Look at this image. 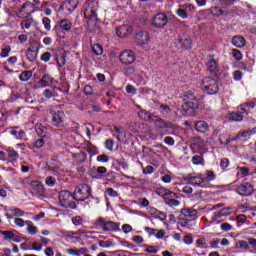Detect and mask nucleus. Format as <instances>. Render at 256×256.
I'll return each mask as SVG.
<instances>
[{
    "label": "nucleus",
    "mask_w": 256,
    "mask_h": 256,
    "mask_svg": "<svg viewBox=\"0 0 256 256\" xmlns=\"http://www.w3.org/2000/svg\"><path fill=\"white\" fill-rule=\"evenodd\" d=\"M10 53H11V46H4V48H2L1 50L0 57L2 58L8 57Z\"/></svg>",
    "instance_id": "obj_51"
},
{
    "label": "nucleus",
    "mask_w": 256,
    "mask_h": 256,
    "mask_svg": "<svg viewBox=\"0 0 256 256\" xmlns=\"http://www.w3.org/2000/svg\"><path fill=\"white\" fill-rule=\"evenodd\" d=\"M30 187L33 189V191H35V193H43V191H45L43 184L37 180L32 181L30 183Z\"/></svg>",
    "instance_id": "obj_29"
},
{
    "label": "nucleus",
    "mask_w": 256,
    "mask_h": 256,
    "mask_svg": "<svg viewBox=\"0 0 256 256\" xmlns=\"http://www.w3.org/2000/svg\"><path fill=\"white\" fill-rule=\"evenodd\" d=\"M98 245H99V247H102L103 249H109V247H113V241H111V240H107V241L98 240Z\"/></svg>",
    "instance_id": "obj_45"
},
{
    "label": "nucleus",
    "mask_w": 256,
    "mask_h": 256,
    "mask_svg": "<svg viewBox=\"0 0 256 256\" xmlns=\"http://www.w3.org/2000/svg\"><path fill=\"white\" fill-rule=\"evenodd\" d=\"M220 229H221V231L227 232V231H231V229H233V226L231 224L225 222L220 225Z\"/></svg>",
    "instance_id": "obj_62"
},
{
    "label": "nucleus",
    "mask_w": 256,
    "mask_h": 256,
    "mask_svg": "<svg viewBox=\"0 0 256 256\" xmlns=\"http://www.w3.org/2000/svg\"><path fill=\"white\" fill-rule=\"evenodd\" d=\"M105 193L108 197H119V192L115 191L113 188H107Z\"/></svg>",
    "instance_id": "obj_55"
},
{
    "label": "nucleus",
    "mask_w": 256,
    "mask_h": 256,
    "mask_svg": "<svg viewBox=\"0 0 256 256\" xmlns=\"http://www.w3.org/2000/svg\"><path fill=\"white\" fill-rule=\"evenodd\" d=\"M233 78H234L235 81H241V79H243V72H241L239 70H236L233 73Z\"/></svg>",
    "instance_id": "obj_63"
},
{
    "label": "nucleus",
    "mask_w": 256,
    "mask_h": 256,
    "mask_svg": "<svg viewBox=\"0 0 256 256\" xmlns=\"http://www.w3.org/2000/svg\"><path fill=\"white\" fill-rule=\"evenodd\" d=\"M105 147L108 149V151H113V147H115V141H113V139L106 140Z\"/></svg>",
    "instance_id": "obj_56"
},
{
    "label": "nucleus",
    "mask_w": 256,
    "mask_h": 256,
    "mask_svg": "<svg viewBox=\"0 0 256 256\" xmlns=\"http://www.w3.org/2000/svg\"><path fill=\"white\" fill-rule=\"evenodd\" d=\"M184 181H188L190 185H196V187H205V178L201 174L199 176L187 175L184 177Z\"/></svg>",
    "instance_id": "obj_12"
},
{
    "label": "nucleus",
    "mask_w": 256,
    "mask_h": 256,
    "mask_svg": "<svg viewBox=\"0 0 256 256\" xmlns=\"http://www.w3.org/2000/svg\"><path fill=\"white\" fill-rule=\"evenodd\" d=\"M44 254L46 256H55V251H53V248L47 247L46 249H44Z\"/></svg>",
    "instance_id": "obj_64"
},
{
    "label": "nucleus",
    "mask_w": 256,
    "mask_h": 256,
    "mask_svg": "<svg viewBox=\"0 0 256 256\" xmlns=\"http://www.w3.org/2000/svg\"><path fill=\"white\" fill-rule=\"evenodd\" d=\"M65 119V113L63 111H54L52 112V123L54 127H62L63 120Z\"/></svg>",
    "instance_id": "obj_13"
},
{
    "label": "nucleus",
    "mask_w": 256,
    "mask_h": 256,
    "mask_svg": "<svg viewBox=\"0 0 256 256\" xmlns=\"http://www.w3.org/2000/svg\"><path fill=\"white\" fill-rule=\"evenodd\" d=\"M10 213L14 215V217H24L25 211L21 210L20 208H11Z\"/></svg>",
    "instance_id": "obj_44"
},
{
    "label": "nucleus",
    "mask_w": 256,
    "mask_h": 256,
    "mask_svg": "<svg viewBox=\"0 0 256 256\" xmlns=\"http://www.w3.org/2000/svg\"><path fill=\"white\" fill-rule=\"evenodd\" d=\"M232 56L236 61H241L243 59V54L238 49H232Z\"/></svg>",
    "instance_id": "obj_53"
},
{
    "label": "nucleus",
    "mask_w": 256,
    "mask_h": 256,
    "mask_svg": "<svg viewBox=\"0 0 256 256\" xmlns=\"http://www.w3.org/2000/svg\"><path fill=\"white\" fill-rule=\"evenodd\" d=\"M59 25L60 29H62L63 31H71V27H73V23H71V21L68 19L61 20Z\"/></svg>",
    "instance_id": "obj_35"
},
{
    "label": "nucleus",
    "mask_w": 256,
    "mask_h": 256,
    "mask_svg": "<svg viewBox=\"0 0 256 256\" xmlns=\"http://www.w3.org/2000/svg\"><path fill=\"white\" fill-rule=\"evenodd\" d=\"M7 153L9 159H11L12 162L17 161V159H19V153H17V151H15V148L13 147H8Z\"/></svg>",
    "instance_id": "obj_37"
},
{
    "label": "nucleus",
    "mask_w": 256,
    "mask_h": 256,
    "mask_svg": "<svg viewBox=\"0 0 256 256\" xmlns=\"http://www.w3.org/2000/svg\"><path fill=\"white\" fill-rule=\"evenodd\" d=\"M231 215V207L222 208L220 211L214 213L216 219H221V217H227Z\"/></svg>",
    "instance_id": "obj_30"
},
{
    "label": "nucleus",
    "mask_w": 256,
    "mask_h": 256,
    "mask_svg": "<svg viewBox=\"0 0 256 256\" xmlns=\"http://www.w3.org/2000/svg\"><path fill=\"white\" fill-rule=\"evenodd\" d=\"M178 41L182 49H191V36L189 34H181Z\"/></svg>",
    "instance_id": "obj_18"
},
{
    "label": "nucleus",
    "mask_w": 256,
    "mask_h": 256,
    "mask_svg": "<svg viewBox=\"0 0 256 256\" xmlns=\"http://www.w3.org/2000/svg\"><path fill=\"white\" fill-rule=\"evenodd\" d=\"M131 33H133V28L129 25H122L116 30V34L120 39H125V37H129Z\"/></svg>",
    "instance_id": "obj_16"
},
{
    "label": "nucleus",
    "mask_w": 256,
    "mask_h": 256,
    "mask_svg": "<svg viewBox=\"0 0 256 256\" xmlns=\"http://www.w3.org/2000/svg\"><path fill=\"white\" fill-rule=\"evenodd\" d=\"M202 89L208 95H216L219 92V83L211 77H206L202 80Z\"/></svg>",
    "instance_id": "obj_4"
},
{
    "label": "nucleus",
    "mask_w": 256,
    "mask_h": 256,
    "mask_svg": "<svg viewBox=\"0 0 256 256\" xmlns=\"http://www.w3.org/2000/svg\"><path fill=\"white\" fill-rule=\"evenodd\" d=\"M66 253L70 256H81L87 253V248H68Z\"/></svg>",
    "instance_id": "obj_22"
},
{
    "label": "nucleus",
    "mask_w": 256,
    "mask_h": 256,
    "mask_svg": "<svg viewBox=\"0 0 256 256\" xmlns=\"http://www.w3.org/2000/svg\"><path fill=\"white\" fill-rule=\"evenodd\" d=\"M53 84V78L48 74H45L41 80L38 82L39 87H49Z\"/></svg>",
    "instance_id": "obj_28"
},
{
    "label": "nucleus",
    "mask_w": 256,
    "mask_h": 256,
    "mask_svg": "<svg viewBox=\"0 0 256 256\" xmlns=\"http://www.w3.org/2000/svg\"><path fill=\"white\" fill-rule=\"evenodd\" d=\"M73 194L71 192L64 190L59 193V201L62 207H70L75 209V202H73Z\"/></svg>",
    "instance_id": "obj_5"
},
{
    "label": "nucleus",
    "mask_w": 256,
    "mask_h": 256,
    "mask_svg": "<svg viewBox=\"0 0 256 256\" xmlns=\"http://www.w3.org/2000/svg\"><path fill=\"white\" fill-rule=\"evenodd\" d=\"M246 43L247 42L245 41V38H243V36H234L232 39V44L234 45V47H238L239 49H243Z\"/></svg>",
    "instance_id": "obj_26"
},
{
    "label": "nucleus",
    "mask_w": 256,
    "mask_h": 256,
    "mask_svg": "<svg viewBox=\"0 0 256 256\" xmlns=\"http://www.w3.org/2000/svg\"><path fill=\"white\" fill-rule=\"evenodd\" d=\"M92 51L95 55H103V46L100 44H94L92 46Z\"/></svg>",
    "instance_id": "obj_47"
},
{
    "label": "nucleus",
    "mask_w": 256,
    "mask_h": 256,
    "mask_svg": "<svg viewBox=\"0 0 256 256\" xmlns=\"http://www.w3.org/2000/svg\"><path fill=\"white\" fill-rule=\"evenodd\" d=\"M151 41V36L147 31H140L136 34L137 45H147Z\"/></svg>",
    "instance_id": "obj_15"
},
{
    "label": "nucleus",
    "mask_w": 256,
    "mask_h": 256,
    "mask_svg": "<svg viewBox=\"0 0 256 256\" xmlns=\"http://www.w3.org/2000/svg\"><path fill=\"white\" fill-rule=\"evenodd\" d=\"M210 13L214 17H221V15H227V8H219L217 6L210 8Z\"/></svg>",
    "instance_id": "obj_27"
},
{
    "label": "nucleus",
    "mask_w": 256,
    "mask_h": 256,
    "mask_svg": "<svg viewBox=\"0 0 256 256\" xmlns=\"http://www.w3.org/2000/svg\"><path fill=\"white\" fill-rule=\"evenodd\" d=\"M150 211L152 213H154V215H156L157 217H159V219H161V221H163L167 216H165V214L155 208H150Z\"/></svg>",
    "instance_id": "obj_52"
},
{
    "label": "nucleus",
    "mask_w": 256,
    "mask_h": 256,
    "mask_svg": "<svg viewBox=\"0 0 256 256\" xmlns=\"http://www.w3.org/2000/svg\"><path fill=\"white\" fill-rule=\"evenodd\" d=\"M173 127V124L171 122H166L163 119H158L156 121V128L161 130V129H171Z\"/></svg>",
    "instance_id": "obj_31"
},
{
    "label": "nucleus",
    "mask_w": 256,
    "mask_h": 256,
    "mask_svg": "<svg viewBox=\"0 0 256 256\" xmlns=\"http://www.w3.org/2000/svg\"><path fill=\"white\" fill-rule=\"evenodd\" d=\"M236 249H244L245 251H247V249H249V242L245 241V240H239L236 242Z\"/></svg>",
    "instance_id": "obj_42"
},
{
    "label": "nucleus",
    "mask_w": 256,
    "mask_h": 256,
    "mask_svg": "<svg viewBox=\"0 0 256 256\" xmlns=\"http://www.w3.org/2000/svg\"><path fill=\"white\" fill-rule=\"evenodd\" d=\"M206 66L210 73H219V66L217 65V61H215V59L210 58Z\"/></svg>",
    "instance_id": "obj_24"
},
{
    "label": "nucleus",
    "mask_w": 256,
    "mask_h": 256,
    "mask_svg": "<svg viewBox=\"0 0 256 256\" xmlns=\"http://www.w3.org/2000/svg\"><path fill=\"white\" fill-rule=\"evenodd\" d=\"M26 225H27L26 231L27 233H29V235H37L38 229L31 220H27Z\"/></svg>",
    "instance_id": "obj_32"
},
{
    "label": "nucleus",
    "mask_w": 256,
    "mask_h": 256,
    "mask_svg": "<svg viewBox=\"0 0 256 256\" xmlns=\"http://www.w3.org/2000/svg\"><path fill=\"white\" fill-rule=\"evenodd\" d=\"M160 111H161V113H163L164 115H169V113H171V108H170L168 105L161 104V105H160Z\"/></svg>",
    "instance_id": "obj_57"
},
{
    "label": "nucleus",
    "mask_w": 256,
    "mask_h": 256,
    "mask_svg": "<svg viewBox=\"0 0 256 256\" xmlns=\"http://www.w3.org/2000/svg\"><path fill=\"white\" fill-rule=\"evenodd\" d=\"M14 223L17 227H25V225H27V221L23 220L22 218H16Z\"/></svg>",
    "instance_id": "obj_61"
},
{
    "label": "nucleus",
    "mask_w": 256,
    "mask_h": 256,
    "mask_svg": "<svg viewBox=\"0 0 256 256\" xmlns=\"http://www.w3.org/2000/svg\"><path fill=\"white\" fill-rule=\"evenodd\" d=\"M195 129L198 133H207L209 131V124L205 121H198L195 124Z\"/></svg>",
    "instance_id": "obj_23"
},
{
    "label": "nucleus",
    "mask_w": 256,
    "mask_h": 256,
    "mask_svg": "<svg viewBox=\"0 0 256 256\" xmlns=\"http://www.w3.org/2000/svg\"><path fill=\"white\" fill-rule=\"evenodd\" d=\"M32 249L34 251H42L43 250V244H41V242L35 241V242L32 243Z\"/></svg>",
    "instance_id": "obj_60"
},
{
    "label": "nucleus",
    "mask_w": 256,
    "mask_h": 256,
    "mask_svg": "<svg viewBox=\"0 0 256 256\" xmlns=\"http://www.w3.org/2000/svg\"><path fill=\"white\" fill-rule=\"evenodd\" d=\"M46 169L47 171H51L54 175H57L61 173V163L55 161L48 162L46 164Z\"/></svg>",
    "instance_id": "obj_19"
},
{
    "label": "nucleus",
    "mask_w": 256,
    "mask_h": 256,
    "mask_svg": "<svg viewBox=\"0 0 256 256\" xmlns=\"http://www.w3.org/2000/svg\"><path fill=\"white\" fill-rule=\"evenodd\" d=\"M91 196V187L87 184L78 185L73 194V199L75 201H85V199H89Z\"/></svg>",
    "instance_id": "obj_3"
},
{
    "label": "nucleus",
    "mask_w": 256,
    "mask_h": 256,
    "mask_svg": "<svg viewBox=\"0 0 256 256\" xmlns=\"http://www.w3.org/2000/svg\"><path fill=\"white\" fill-rule=\"evenodd\" d=\"M120 61L123 65H131L132 63H135V52L124 50L120 53Z\"/></svg>",
    "instance_id": "obj_8"
},
{
    "label": "nucleus",
    "mask_w": 256,
    "mask_h": 256,
    "mask_svg": "<svg viewBox=\"0 0 256 256\" xmlns=\"http://www.w3.org/2000/svg\"><path fill=\"white\" fill-rule=\"evenodd\" d=\"M165 204L169 207H179L181 202L177 200V197L168 196L167 200H165Z\"/></svg>",
    "instance_id": "obj_34"
},
{
    "label": "nucleus",
    "mask_w": 256,
    "mask_h": 256,
    "mask_svg": "<svg viewBox=\"0 0 256 256\" xmlns=\"http://www.w3.org/2000/svg\"><path fill=\"white\" fill-rule=\"evenodd\" d=\"M196 247L199 249H209V246H207V239L200 238L196 240Z\"/></svg>",
    "instance_id": "obj_39"
},
{
    "label": "nucleus",
    "mask_w": 256,
    "mask_h": 256,
    "mask_svg": "<svg viewBox=\"0 0 256 256\" xmlns=\"http://www.w3.org/2000/svg\"><path fill=\"white\" fill-rule=\"evenodd\" d=\"M84 17L89 29H95L97 27L99 19L97 18V11L92 8L91 3H88V6L84 10Z\"/></svg>",
    "instance_id": "obj_2"
},
{
    "label": "nucleus",
    "mask_w": 256,
    "mask_h": 256,
    "mask_svg": "<svg viewBox=\"0 0 256 256\" xmlns=\"http://www.w3.org/2000/svg\"><path fill=\"white\" fill-rule=\"evenodd\" d=\"M45 183L46 185H48V187H55V183H57V179H55V177L53 176H47L45 179Z\"/></svg>",
    "instance_id": "obj_50"
},
{
    "label": "nucleus",
    "mask_w": 256,
    "mask_h": 256,
    "mask_svg": "<svg viewBox=\"0 0 256 256\" xmlns=\"http://www.w3.org/2000/svg\"><path fill=\"white\" fill-rule=\"evenodd\" d=\"M157 195H159V197H162L165 201L169 198V197H179L177 195V193L171 191V190H167L165 188H159L156 191Z\"/></svg>",
    "instance_id": "obj_20"
},
{
    "label": "nucleus",
    "mask_w": 256,
    "mask_h": 256,
    "mask_svg": "<svg viewBox=\"0 0 256 256\" xmlns=\"http://www.w3.org/2000/svg\"><path fill=\"white\" fill-rule=\"evenodd\" d=\"M236 193L242 197H249V195L253 194V185L249 183L241 184L236 188Z\"/></svg>",
    "instance_id": "obj_11"
},
{
    "label": "nucleus",
    "mask_w": 256,
    "mask_h": 256,
    "mask_svg": "<svg viewBox=\"0 0 256 256\" xmlns=\"http://www.w3.org/2000/svg\"><path fill=\"white\" fill-rule=\"evenodd\" d=\"M31 77H33V72H31V71H23L19 75L20 81H29V79H31Z\"/></svg>",
    "instance_id": "obj_40"
},
{
    "label": "nucleus",
    "mask_w": 256,
    "mask_h": 256,
    "mask_svg": "<svg viewBox=\"0 0 256 256\" xmlns=\"http://www.w3.org/2000/svg\"><path fill=\"white\" fill-rule=\"evenodd\" d=\"M72 223L75 227H79L80 225H83V218L81 216H75L72 218Z\"/></svg>",
    "instance_id": "obj_54"
},
{
    "label": "nucleus",
    "mask_w": 256,
    "mask_h": 256,
    "mask_svg": "<svg viewBox=\"0 0 256 256\" xmlns=\"http://www.w3.org/2000/svg\"><path fill=\"white\" fill-rule=\"evenodd\" d=\"M43 145H45V139L43 138H39L34 142V147L36 149H41V147H43Z\"/></svg>",
    "instance_id": "obj_58"
},
{
    "label": "nucleus",
    "mask_w": 256,
    "mask_h": 256,
    "mask_svg": "<svg viewBox=\"0 0 256 256\" xmlns=\"http://www.w3.org/2000/svg\"><path fill=\"white\" fill-rule=\"evenodd\" d=\"M228 119L230 121H243V115H241L237 112H232L228 115Z\"/></svg>",
    "instance_id": "obj_41"
},
{
    "label": "nucleus",
    "mask_w": 256,
    "mask_h": 256,
    "mask_svg": "<svg viewBox=\"0 0 256 256\" xmlns=\"http://www.w3.org/2000/svg\"><path fill=\"white\" fill-rule=\"evenodd\" d=\"M84 149L91 155H97V147L89 141L85 142Z\"/></svg>",
    "instance_id": "obj_36"
},
{
    "label": "nucleus",
    "mask_w": 256,
    "mask_h": 256,
    "mask_svg": "<svg viewBox=\"0 0 256 256\" xmlns=\"http://www.w3.org/2000/svg\"><path fill=\"white\" fill-rule=\"evenodd\" d=\"M0 235H3L5 241H14L15 243L21 242V238L16 236L15 231L0 230Z\"/></svg>",
    "instance_id": "obj_17"
},
{
    "label": "nucleus",
    "mask_w": 256,
    "mask_h": 256,
    "mask_svg": "<svg viewBox=\"0 0 256 256\" xmlns=\"http://www.w3.org/2000/svg\"><path fill=\"white\" fill-rule=\"evenodd\" d=\"M41 61H44V63H49L51 61V53L45 52L40 57Z\"/></svg>",
    "instance_id": "obj_59"
},
{
    "label": "nucleus",
    "mask_w": 256,
    "mask_h": 256,
    "mask_svg": "<svg viewBox=\"0 0 256 256\" xmlns=\"http://www.w3.org/2000/svg\"><path fill=\"white\" fill-rule=\"evenodd\" d=\"M73 159H75L78 163H83L87 160V154L84 152H79L76 154H72Z\"/></svg>",
    "instance_id": "obj_38"
},
{
    "label": "nucleus",
    "mask_w": 256,
    "mask_h": 256,
    "mask_svg": "<svg viewBox=\"0 0 256 256\" xmlns=\"http://www.w3.org/2000/svg\"><path fill=\"white\" fill-rule=\"evenodd\" d=\"M8 133L15 137L18 141H26L27 135L25 134V131L19 130V127H12L8 129Z\"/></svg>",
    "instance_id": "obj_14"
},
{
    "label": "nucleus",
    "mask_w": 256,
    "mask_h": 256,
    "mask_svg": "<svg viewBox=\"0 0 256 256\" xmlns=\"http://www.w3.org/2000/svg\"><path fill=\"white\" fill-rule=\"evenodd\" d=\"M97 225L102 228V231H111L116 232L119 231L120 224L113 222V221H107L105 218L100 217L97 219Z\"/></svg>",
    "instance_id": "obj_6"
},
{
    "label": "nucleus",
    "mask_w": 256,
    "mask_h": 256,
    "mask_svg": "<svg viewBox=\"0 0 256 256\" xmlns=\"http://www.w3.org/2000/svg\"><path fill=\"white\" fill-rule=\"evenodd\" d=\"M79 0H65L62 4V10L66 15H71L77 9Z\"/></svg>",
    "instance_id": "obj_9"
},
{
    "label": "nucleus",
    "mask_w": 256,
    "mask_h": 256,
    "mask_svg": "<svg viewBox=\"0 0 256 256\" xmlns=\"http://www.w3.org/2000/svg\"><path fill=\"white\" fill-rule=\"evenodd\" d=\"M32 13H35L33 4L31 2H26L21 6L18 15L22 17V19H27V17H29Z\"/></svg>",
    "instance_id": "obj_10"
},
{
    "label": "nucleus",
    "mask_w": 256,
    "mask_h": 256,
    "mask_svg": "<svg viewBox=\"0 0 256 256\" xmlns=\"http://www.w3.org/2000/svg\"><path fill=\"white\" fill-rule=\"evenodd\" d=\"M182 214L185 217H190V219H197L199 217V212L193 208H185L182 210Z\"/></svg>",
    "instance_id": "obj_25"
},
{
    "label": "nucleus",
    "mask_w": 256,
    "mask_h": 256,
    "mask_svg": "<svg viewBox=\"0 0 256 256\" xmlns=\"http://www.w3.org/2000/svg\"><path fill=\"white\" fill-rule=\"evenodd\" d=\"M33 23V19L27 18L20 23L21 29H30Z\"/></svg>",
    "instance_id": "obj_46"
},
{
    "label": "nucleus",
    "mask_w": 256,
    "mask_h": 256,
    "mask_svg": "<svg viewBox=\"0 0 256 256\" xmlns=\"http://www.w3.org/2000/svg\"><path fill=\"white\" fill-rule=\"evenodd\" d=\"M37 53H39V49H32L29 48L26 53V57L28 61L33 62L35 59H37Z\"/></svg>",
    "instance_id": "obj_33"
},
{
    "label": "nucleus",
    "mask_w": 256,
    "mask_h": 256,
    "mask_svg": "<svg viewBox=\"0 0 256 256\" xmlns=\"http://www.w3.org/2000/svg\"><path fill=\"white\" fill-rule=\"evenodd\" d=\"M184 101V105H182V115L184 116L191 115V111L199 107V100L191 91L186 92Z\"/></svg>",
    "instance_id": "obj_1"
},
{
    "label": "nucleus",
    "mask_w": 256,
    "mask_h": 256,
    "mask_svg": "<svg viewBox=\"0 0 256 256\" xmlns=\"http://www.w3.org/2000/svg\"><path fill=\"white\" fill-rule=\"evenodd\" d=\"M220 167L222 171H229V159L222 158L220 161Z\"/></svg>",
    "instance_id": "obj_48"
},
{
    "label": "nucleus",
    "mask_w": 256,
    "mask_h": 256,
    "mask_svg": "<svg viewBox=\"0 0 256 256\" xmlns=\"http://www.w3.org/2000/svg\"><path fill=\"white\" fill-rule=\"evenodd\" d=\"M42 23L44 25V29L47 32L51 31V19H49L48 17H44L42 18Z\"/></svg>",
    "instance_id": "obj_49"
},
{
    "label": "nucleus",
    "mask_w": 256,
    "mask_h": 256,
    "mask_svg": "<svg viewBox=\"0 0 256 256\" xmlns=\"http://www.w3.org/2000/svg\"><path fill=\"white\" fill-rule=\"evenodd\" d=\"M191 9H194L193 5L185 4L182 6V8H179L176 11V14L178 15V17H181V19H187L189 17V15L187 14V11H191Z\"/></svg>",
    "instance_id": "obj_21"
},
{
    "label": "nucleus",
    "mask_w": 256,
    "mask_h": 256,
    "mask_svg": "<svg viewBox=\"0 0 256 256\" xmlns=\"http://www.w3.org/2000/svg\"><path fill=\"white\" fill-rule=\"evenodd\" d=\"M192 163L193 165H205V159L203 156L195 155L192 157Z\"/></svg>",
    "instance_id": "obj_43"
},
{
    "label": "nucleus",
    "mask_w": 256,
    "mask_h": 256,
    "mask_svg": "<svg viewBox=\"0 0 256 256\" xmlns=\"http://www.w3.org/2000/svg\"><path fill=\"white\" fill-rule=\"evenodd\" d=\"M167 23H169V18L164 13L156 14L152 20V25L158 29L165 27Z\"/></svg>",
    "instance_id": "obj_7"
}]
</instances>
